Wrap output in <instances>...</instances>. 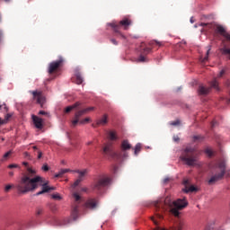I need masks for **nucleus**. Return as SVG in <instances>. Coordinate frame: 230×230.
<instances>
[{"mask_svg": "<svg viewBox=\"0 0 230 230\" xmlns=\"http://www.w3.org/2000/svg\"><path fill=\"white\" fill-rule=\"evenodd\" d=\"M34 174H36V171L28 167V173L22 177L21 181L16 183V191H18V194H26L41 187V190L35 194L38 197L56 190L54 187L48 186V181H45L43 177L34 176Z\"/></svg>", "mask_w": 230, "mask_h": 230, "instance_id": "f257e3e1", "label": "nucleus"}, {"mask_svg": "<svg viewBox=\"0 0 230 230\" xmlns=\"http://www.w3.org/2000/svg\"><path fill=\"white\" fill-rule=\"evenodd\" d=\"M201 27L205 28L208 31L215 33V37H224L226 40H221V49H219V52L221 55L228 56V59L230 60V49L226 48V40L230 41V33H227L226 28L223 25L217 23H201Z\"/></svg>", "mask_w": 230, "mask_h": 230, "instance_id": "f03ea898", "label": "nucleus"}, {"mask_svg": "<svg viewBox=\"0 0 230 230\" xmlns=\"http://www.w3.org/2000/svg\"><path fill=\"white\" fill-rule=\"evenodd\" d=\"M181 161H183L187 166H195L197 161H199V153L196 152V148L185 147L183 153L181 154Z\"/></svg>", "mask_w": 230, "mask_h": 230, "instance_id": "7ed1b4c3", "label": "nucleus"}, {"mask_svg": "<svg viewBox=\"0 0 230 230\" xmlns=\"http://www.w3.org/2000/svg\"><path fill=\"white\" fill-rule=\"evenodd\" d=\"M164 206L169 208V213H172V216L178 217V216L181 214L178 212V210H182L187 207V200H185V198L183 199H178L175 201L169 200V198L164 199Z\"/></svg>", "mask_w": 230, "mask_h": 230, "instance_id": "20e7f679", "label": "nucleus"}, {"mask_svg": "<svg viewBox=\"0 0 230 230\" xmlns=\"http://www.w3.org/2000/svg\"><path fill=\"white\" fill-rule=\"evenodd\" d=\"M109 26L111 29H113L115 37L125 40L127 39V37H125L124 34H122V32H119V29H123L124 31L128 30V26H131V20H128V18H124L121 21H119V22L109 23Z\"/></svg>", "mask_w": 230, "mask_h": 230, "instance_id": "39448f33", "label": "nucleus"}, {"mask_svg": "<svg viewBox=\"0 0 230 230\" xmlns=\"http://www.w3.org/2000/svg\"><path fill=\"white\" fill-rule=\"evenodd\" d=\"M215 169H218L219 172L210 177V180H208V185H212L223 179V176L226 175V162L223 160L217 162V164H215Z\"/></svg>", "mask_w": 230, "mask_h": 230, "instance_id": "423d86ee", "label": "nucleus"}, {"mask_svg": "<svg viewBox=\"0 0 230 230\" xmlns=\"http://www.w3.org/2000/svg\"><path fill=\"white\" fill-rule=\"evenodd\" d=\"M209 89H215L217 91H218V83L217 82V78H215V80H212V82H210V87H205L202 84L199 85V95L201 96H205L208 95V93H209Z\"/></svg>", "mask_w": 230, "mask_h": 230, "instance_id": "0eeeda50", "label": "nucleus"}, {"mask_svg": "<svg viewBox=\"0 0 230 230\" xmlns=\"http://www.w3.org/2000/svg\"><path fill=\"white\" fill-rule=\"evenodd\" d=\"M109 184H111V178L106 176H102L100 177L99 180H97L93 189L97 191H101L102 189L105 188L106 186H109Z\"/></svg>", "mask_w": 230, "mask_h": 230, "instance_id": "6e6552de", "label": "nucleus"}, {"mask_svg": "<svg viewBox=\"0 0 230 230\" xmlns=\"http://www.w3.org/2000/svg\"><path fill=\"white\" fill-rule=\"evenodd\" d=\"M63 65V58L59 57V59H57L55 61L50 62V64L48 65V74H54L57 71H58L59 68H61Z\"/></svg>", "mask_w": 230, "mask_h": 230, "instance_id": "1a4fd4ad", "label": "nucleus"}, {"mask_svg": "<svg viewBox=\"0 0 230 230\" xmlns=\"http://www.w3.org/2000/svg\"><path fill=\"white\" fill-rule=\"evenodd\" d=\"M71 172L79 174V176L77 177V180L75 181V182L73 183V188L79 186V183H82V181H84V177H85V174H88V170H86V169H84L82 171L75 170V171H71Z\"/></svg>", "mask_w": 230, "mask_h": 230, "instance_id": "9d476101", "label": "nucleus"}, {"mask_svg": "<svg viewBox=\"0 0 230 230\" xmlns=\"http://www.w3.org/2000/svg\"><path fill=\"white\" fill-rule=\"evenodd\" d=\"M30 93L32 94V99L37 101V103L41 105V108H43V104L45 103V97H43L42 93L38 91H31Z\"/></svg>", "mask_w": 230, "mask_h": 230, "instance_id": "9b49d317", "label": "nucleus"}, {"mask_svg": "<svg viewBox=\"0 0 230 230\" xmlns=\"http://www.w3.org/2000/svg\"><path fill=\"white\" fill-rule=\"evenodd\" d=\"M183 186H185L183 189V192L185 193H194L199 190L194 185H190V180H183Z\"/></svg>", "mask_w": 230, "mask_h": 230, "instance_id": "f8f14e48", "label": "nucleus"}, {"mask_svg": "<svg viewBox=\"0 0 230 230\" xmlns=\"http://www.w3.org/2000/svg\"><path fill=\"white\" fill-rule=\"evenodd\" d=\"M111 143L105 144L104 148L102 149V153H104L105 155H108L111 158L118 157V154H115V152H112L111 149Z\"/></svg>", "mask_w": 230, "mask_h": 230, "instance_id": "ddd939ff", "label": "nucleus"}, {"mask_svg": "<svg viewBox=\"0 0 230 230\" xmlns=\"http://www.w3.org/2000/svg\"><path fill=\"white\" fill-rule=\"evenodd\" d=\"M97 199H88L86 203L84 204V207L90 210H94L97 208Z\"/></svg>", "mask_w": 230, "mask_h": 230, "instance_id": "4468645a", "label": "nucleus"}, {"mask_svg": "<svg viewBox=\"0 0 230 230\" xmlns=\"http://www.w3.org/2000/svg\"><path fill=\"white\" fill-rule=\"evenodd\" d=\"M151 52V48H145L140 50V57L137 58V62L145 63L146 62V58L145 56L148 55Z\"/></svg>", "mask_w": 230, "mask_h": 230, "instance_id": "2eb2a0df", "label": "nucleus"}, {"mask_svg": "<svg viewBox=\"0 0 230 230\" xmlns=\"http://www.w3.org/2000/svg\"><path fill=\"white\" fill-rule=\"evenodd\" d=\"M32 121L34 123V128H37V129H42L43 128V119L32 115Z\"/></svg>", "mask_w": 230, "mask_h": 230, "instance_id": "dca6fc26", "label": "nucleus"}, {"mask_svg": "<svg viewBox=\"0 0 230 230\" xmlns=\"http://www.w3.org/2000/svg\"><path fill=\"white\" fill-rule=\"evenodd\" d=\"M119 150H121L122 153L131 150V144L128 143V140H122V143L119 144Z\"/></svg>", "mask_w": 230, "mask_h": 230, "instance_id": "f3484780", "label": "nucleus"}, {"mask_svg": "<svg viewBox=\"0 0 230 230\" xmlns=\"http://www.w3.org/2000/svg\"><path fill=\"white\" fill-rule=\"evenodd\" d=\"M84 83V79L82 78V74H79V72H75V84L79 85Z\"/></svg>", "mask_w": 230, "mask_h": 230, "instance_id": "a211bd4d", "label": "nucleus"}, {"mask_svg": "<svg viewBox=\"0 0 230 230\" xmlns=\"http://www.w3.org/2000/svg\"><path fill=\"white\" fill-rule=\"evenodd\" d=\"M80 103L79 102H75V104L66 107V109L64 110L65 113H70L71 111L76 109L77 107H79Z\"/></svg>", "mask_w": 230, "mask_h": 230, "instance_id": "6ab92c4d", "label": "nucleus"}, {"mask_svg": "<svg viewBox=\"0 0 230 230\" xmlns=\"http://www.w3.org/2000/svg\"><path fill=\"white\" fill-rule=\"evenodd\" d=\"M108 138L111 141H116L118 140V134H116L115 131L111 130L108 132Z\"/></svg>", "mask_w": 230, "mask_h": 230, "instance_id": "aec40b11", "label": "nucleus"}, {"mask_svg": "<svg viewBox=\"0 0 230 230\" xmlns=\"http://www.w3.org/2000/svg\"><path fill=\"white\" fill-rule=\"evenodd\" d=\"M89 120H91V119L88 118L84 119V120H79V119H75V120H73V122H71V124H73V127H75L78 123L84 125V123H87Z\"/></svg>", "mask_w": 230, "mask_h": 230, "instance_id": "412c9836", "label": "nucleus"}, {"mask_svg": "<svg viewBox=\"0 0 230 230\" xmlns=\"http://www.w3.org/2000/svg\"><path fill=\"white\" fill-rule=\"evenodd\" d=\"M68 172H70V169H61L59 172H57V174H55V178H61L64 174L67 173Z\"/></svg>", "mask_w": 230, "mask_h": 230, "instance_id": "4be33fe9", "label": "nucleus"}, {"mask_svg": "<svg viewBox=\"0 0 230 230\" xmlns=\"http://www.w3.org/2000/svg\"><path fill=\"white\" fill-rule=\"evenodd\" d=\"M158 219H163V215L160 213L155 214V217H151V221H154V225L158 226Z\"/></svg>", "mask_w": 230, "mask_h": 230, "instance_id": "5701e85b", "label": "nucleus"}, {"mask_svg": "<svg viewBox=\"0 0 230 230\" xmlns=\"http://www.w3.org/2000/svg\"><path fill=\"white\" fill-rule=\"evenodd\" d=\"M107 123V116L104 115L102 117V119H97V126H103Z\"/></svg>", "mask_w": 230, "mask_h": 230, "instance_id": "b1692460", "label": "nucleus"}, {"mask_svg": "<svg viewBox=\"0 0 230 230\" xmlns=\"http://www.w3.org/2000/svg\"><path fill=\"white\" fill-rule=\"evenodd\" d=\"M203 136H200V135H196L192 137V140L194 141V143H200V142H203Z\"/></svg>", "mask_w": 230, "mask_h": 230, "instance_id": "393cba45", "label": "nucleus"}, {"mask_svg": "<svg viewBox=\"0 0 230 230\" xmlns=\"http://www.w3.org/2000/svg\"><path fill=\"white\" fill-rule=\"evenodd\" d=\"M79 211L76 209V207L73 208V212H71L70 216L73 217L74 220H76V217H78Z\"/></svg>", "mask_w": 230, "mask_h": 230, "instance_id": "a878e982", "label": "nucleus"}, {"mask_svg": "<svg viewBox=\"0 0 230 230\" xmlns=\"http://www.w3.org/2000/svg\"><path fill=\"white\" fill-rule=\"evenodd\" d=\"M141 148H142L141 145L140 144H137L136 147L133 148V155H137V154L140 153Z\"/></svg>", "mask_w": 230, "mask_h": 230, "instance_id": "bb28decb", "label": "nucleus"}, {"mask_svg": "<svg viewBox=\"0 0 230 230\" xmlns=\"http://www.w3.org/2000/svg\"><path fill=\"white\" fill-rule=\"evenodd\" d=\"M209 50H211V48L208 47V51L205 52V58H201L202 64H204L205 62H208V56L209 55Z\"/></svg>", "mask_w": 230, "mask_h": 230, "instance_id": "cd10ccee", "label": "nucleus"}, {"mask_svg": "<svg viewBox=\"0 0 230 230\" xmlns=\"http://www.w3.org/2000/svg\"><path fill=\"white\" fill-rule=\"evenodd\" d=\"M88 113V111H77L75 113V119H78L79 118H82L84 114Z\"/></svg>", "mask_w": 230, "mask_h": 230, "instance_id": "c85d7f7f", "label": "nucleus"}, {"mask_svg": "<svg viewBox=\"0 0 230 230\" xmlns=\"http://www.w3.org/2000/svg\"><path fill=\"white\" fill-rule=\"evenodd\" d=\"M149 46H151V47H160L161 44H160L159 41L153 40V41L149 42Z\"/></svg>", "mask_w": 230, "mask_h": 230, "instance_id": "c756f323", "label": "nucleus"}, {"mask_svg": "<svg viewBox=\"0 0 230 230\" xmlns=\"http://www.w3.org/2000/svg\"><path fill=\"white\" fill-rule=\"evenodd\" d=\"M40 215H43V208H37V211H35V216H37V217H39Z\"/></svg>", "mask_w": 230, "mask_h": 230, "instance_id": "7c9ffc66", "label": "nucleus"}, {"mask_svg": "<svg viewBox=\"0 0 230 230\" xmlns=\"http://www.w3.org/2000/svg\"><path fill=\"white\" fill-rule=\"evenodd\" d=\"M94 110L93 107H88L86 109H84L82 111H79L78 112H90V111H93Z\"/></svg>", "mask_w": 230, "mask_h": 230, "instance_id": "2f4dec72", "label": "nucleus"}, {"mask_svg": "<svg viewBox=\"0 0 230 230\" xmlns=\"http://www.w3.org/2000/svg\"><path fill=\"white\" fill-rule=\"evenodd\" d=\"M169 125L176 127L178 125H181V121L180 120H174V121L169 122Z\"/></svg>", "mask_w": 230, "mask_h": 230, "instance_id": "473e14b6", "label": "nucleus"}, {"mask_svg": "<svg viewBox=\"0 0 230 230\" xmlns=\"http://www.w3.org/2000/svg\"><path fill=\"white\" fill-rule=\"evenodd\" d=\"M52 199H55V200H61V196L58 195V193L52 194Z\"/></svg>", "mask_w": 230, "mask_h": 230, "instance_id": "72a5a7b5", "label": "nucleus"}, {"mask_svg": "<svg viewBox=\"0 0 230 230\" xmlns=\"http://www.w3.org/2000/svg\"><path fill=\"white\" fill-rule=\"evenodd\" d=\"M73 198L75 199V201L82 199V197H80L79 194H76V192L73 193Z\"/></svg>", "mask_w": 230, "mask_h": 230, "instance_id": "f704fd0d", "label": "nucleus"}, {"mask_svg": "<svg viewBox=\"0 0 230 230\" xmlns=\"http://www.w3.org/2000/svg\"><path fill=\"white\" fill-rule=\"evenodd\" d=\"M160 207H163V203H155V208H158L160 212L164 211V208H160Z\"/></svg>", "mask_w": 230, "mask_h": 230, "instance_id": "c9c22d12", "label": "nucleus"}, {"mask_svg": "<svg viewBox=\"0 0 230 230\" xmlns=\"http://www.w3.org/2000/svg\"><path fill=\"white\" fill-rule=\"evenodd\" d=\"M12 188H16V185H7V186H5V193H8L9 190H12Z\"/></svg>", "mask_w": 230, "mask_h": 230, "instance_id": "e433bc0d", "label": "nucleus"}, {"mask_svg": "<svg viewBox=\"0 0 230 230\" xmlns=\"http://www.w3.org/2000/svg\"><path fill=\"white\" fill-rule=\"evenodd\" d=\"M41 170L43 172H48L49 171V167H48V164H43V166L41 167Z\"/></svg>", "mask_w": 230, "mask_h": 230, "instance_id": "4c0bfd02", "label": "nucleus"}, {"mask_svg": "<svg viewBox=\"0 0 230 230\" xmlns=\"http://www.w3.org/2000/svg\"><path fill=\"white\" fill-rule=\"evenodd\" d=\"M223 75H226V69L221 70V71L219 72V75H217V78H221V77H223Z\"/></svg>", "mask_w": 230, "mask_h": 230, "instance_id": "58836bf2", "label": "nucleus"}, {"mask_svg": "<svg viewBox=\"0 0 230 230\" xmlns=\"http://www.w3.org/2000/svg\"><path fill=\"white\" fill-rule=\"evenodd\" d=\"M205 155H208V156H212V150L210 149H205Z\"/></svg>", "mask_w": 230, "mask_h": 230, "instance_id": "ea45409f", "label": "nucleus"}, {"mask_svg": "<svg viewBox=\"0 0 230 230\" xmlns=\"http://www.w3.org/2000/svg\"><path fill=\"white\" fill-rule=\"evenodd\" d=\"M10 155H12V151H9L5 153V155H3V159H7V157H9Z\"/></svg>", "mask_w": 230, "mask_h": 230, "instance_id": "a19ab883", "label": "nucleus"}, {"mask_svg": "<svg viewBox=\"0 0 230 230\" xmlns=\"http://www.w3.org/2000/svg\"><path fill=\"white\" fill-rule=\"evenodd\" d=\"M7 121H8V120L3 119L0 118V126H3V125L7 124Z\"/></svg>", "mask_w": 230, "mask_h": 230, "instance_id": "79ce46f5", "label": "nucleus"}, {"mask_svg": "<svg viewBox=\"0 0 230 230\" xmlns=\"http://www.w3.org/2000/svg\"><path fill=\"white\" fill-rule=\"evenodd\" d=\"M111 44H113L115 46H118V41L115 40V39H111Z\"/></svg>", "mask_w": 230, "mask_h": 230, "instance_id": "37998d69", "label": "nucleus"}, {"mask_svg": "<svg viewBox=\"0 0 230 230\" xmlns=\"http://www.w3.org/2000/svg\"><path fill=\"white\" fill-rule=\"evenodd\" d=\"M17 167H18V165L13 164H9V165L7 166V168H9V169H13V168H17Z\"/></svg>", "mask_w": 230, "mask_h": 230, "instance_id": "c03bdc74", "label": "nucleus"}, {"mask_svg": "<svg viewBox=\"0 0 230 230\" xmlns=\"http://www.w3.org/2000/svg\"><path fill=\"white\" fill-rule=\"evenodd\" d=\"M9 118H12V114L7 113V115H5V119H3V120H9Z\"/></svg>", "mask_w": 230, "mask_h": 230, "instance_id": "a18cd8bd", "label": "nucleus"}, {"mask_svg": "<svg viewBox=\"0 0 230 230\" xmlns=\"http://www.w3.org/2000/svg\"><path fill=\"white\" fill-rule=\"evenodd\" d=\"M39 115H41V116H48V113L41 111H39Z\"/></svg>", "mask_w": 230, "mask_h": 230, "instance_id": "49530a36", "label": "nucleus"}, {"mask_svg": "<svg viewBox=\"0 0 230 230\" xmlns=\"http://www.w3.org/2000/svg\"><path fill=\"white\" fill-rule=\"evenodd\" d=\"M37 154H38V156H37L38 159H40V157H42L43 155V153H40V151H38Z\"/></svg>", "mask_w": 230, "mask_h": 230, "instance_id": "de8ad7c7", "label": "nucleus"}, {"mask_svg": "<svg viewBox=\"0 0 230 230\" xmlns=\"http://www.w3.org/2000/svg\"><path fill=\"white\" fill-rule=\"evenodd\" d=\"M118 172V166L117 165H113V173Z\"/></svg>", "mask_w": 230, "mask_h": 230, "instance_id": "09e8293b", "label": "nucleus"}, {"mask_svg": "<svg viewBox=\"0 0 230 230\" xmlns=\"http://www.w3.org/2000/svg\"><path fill=\"white\" fill-rule=\"evenodd\" d=\"M167 182H169V178H164L163 183L167 184Z\"/></svg>", "mask_w": 230, "mask_h": 230, "instance_id": "8fccbe9b", "label": "nucleus"}, {"mask_svg": "<svg viewBox=\"0 0 230 230\" xmlns=\"http://www.w3.org/2000/svg\"><path fill=\"white\" fill-rule=\"evenodd\" d=\"M226 86L230 87V80L226 81Z\"/></svg>", "mask_w": 230, "mask_h": 230, "instance_id": "3c124183", "label": "nucleus"}, {"mask_svg": "<svg viewBox=\"0 0 230 230\" xmlns=\"http://www.w3.org/2000/svg\"><path fill=\"white\" fill-rule=\"evenodd\" d=\"M214 126H217V121L215 120L212 121V128H214Z\"/></svg>", "mask_w": 230, "mask_h": 230, "instance_id": "603ef678", "label": "nucleus"}, {"mask_svg": "<svg viewBox=\"0 0 230 230\" xmlns=\"http://www.w3.org/2000/svg\"><path fill=\"white\" fill-rule=\"evenodd\" d=\"M179 141V138L177 136L174 137V142H178Z\"/></svg>", "mask_w": 230, "mask_h": 230, "instance_id": "864d4df0", "label": "nucleus"}, {"mask_svg": "<svg viewBox=\"0 0 230 230\" xmlns=\"http://www.w3.org/2000/svg\"><path fill=\"white\" fill-rule=\"evenodd\" d=\"M13 176V172H9V177Z\"/></svg>", "mask_w": 230, "mask_h": 230, "instance_id": "5fc2aeb1", "label": "nucleus"}, {"mask_svg": "<svg viewBox=\"0 0 230 230\" xmlns=\"http://www.w3.org/2000/svg\"><path fill=\"white\" fill-rule=\"evenodd\" d=\"M205 230H212V227H209V226L205 227Z\"/></svg>", "mask_w": 230, "mask_h": 230, "instance_id": "6e6d98bb", "label": "nucleus"}, {"mask_svg": "<svg viewBox=\"0 0 230 230\" xmlns=\"http://www.w3.org/2000/svg\"><path fill=\"white\" fill-rule=\"evenodd\" d=\"M226 102L230 103V97L228 99H226Z\"/></svg>", "mask_w": 230, "mask_h": 230, "instance_id": "4d7b16f0", "label": "nucleus"}, {"mask_svg": "<svg viewBox=\"0 0 230 230\" xmlns=\"http://www.w3.org/2000/svg\"><path fill=\"white\" fill-rule=\"evenodd\" d=\"M190 22L194 23V20L190 18Z\"/></svg>", "mask_w": 230, "mask_h": 230, "instance_id": "13d9d810", "label": "nucleus"}, {"mask_svg": "<svg viewBox=\"0 0 230 230\" xmlns=\"http://www.w3.org/2000/svg\"><path fill=\"white\" fill-rule=\"evenodd\" d=\"M23 166H27V162H23Z\"/></svg>", "mask_w": 230, "mask_h": 230, "instance_id": "bf43d9fd", "label": "nucleus"}, {"mask_svg": "<svg viewBox=\"0 0 230 230\" xmlns=\"http://www.w3.org/2000/svg\"><path fill=\"white\" fill-rule=\"evenodd\" d=\"M93 144V142H88L87 145L88 146H91Z\"/></svg>", "mask_w": 230, "mask_h": 230, "instance_id": "052dcab7", "label": "nucleus"}, {"mask_svg": "<svg viewBox=\"0 0 230 230\" xmlns=\"http://www.w3.org/2000/svg\"><path fill=\"white\" fill-rule=\"evenodd\" d=\"M32 149H33V150H36V149H38V148H37L36 146H32Z\"/></svg>", "mask_w": 230, "mask_h": 230, "instance_id": "680f3d73", "label": "nucleus"}, {"mask_svg": "<svg viewBox=\"0 0 230 230\" xmlns=\"http://www.w3.org/2000/svg\"><path fill=\"white\" fill-rule=\"evenodd\" d=\"M3 37V32H0V38Z\"/></svg>", "mask_w": 230, "mask_h": 230, "instance_id": "e2e57ef3", "label": "nucleus"}, {"mask_svg": "<svg viewBox=\"0 0 230 230\" xmlns=\"http://www.w3.org/2000/svg\"><path fill=\"white\" fill-rule=\"evenodd\" d=\"M82 191L85 192V188L82 189Z\"/></svg>", "mask_w": 230, "mask_h": 230, "instance_id": "0e129e2a", "label": "nucleus"}, {"mask_svg": "<svg viewBox=\"0 0 230 230\" xmlns=\"http://www.w3.org/2000/svg\"><path fill=\"white\" fill-rule=\"evenodd\" d=\"M3 1H5V3H9V0H3Z\"/></svg>", "mask_w": 230, "mask_h": 230, "instance_id": "69168bd1", "label": "nucleus"}, {"mask_svg": "<svg viewBox=\"0 0 230 230\" xmlns=\"http://www.w3.org/2000/svg\"><path fill=\"white\" fill-rule=\"evenodd\" d=\"M4 109H5V111H7V107H5V108H4Z\"/></svg>", "mask_w": 230, "mask_h": 230, "instance_id": "338daca9", "label": "nucleus"}]
</instances>
